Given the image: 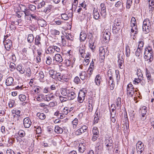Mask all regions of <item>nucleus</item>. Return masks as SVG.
Returning <instances> with one entry per match:
<instances>
[{
    "label": "nucleus",
    "instance_id": "864d4df0",
    "mask_svg": "<svg viewBox=\"0 0 154 154\" xmlns=\"http://www.w3.org/2000/svg\"><path fill=\"white\" fill-rule=\"evenodd\" d=\"M78 120L77 118H75V119L72 122V123L73 125V127H74V125H75V127H76L77 125L78 124Z\"/></svg>",
    "mask_w": 154,
    "mask_h": 154
},
{
    "label": "nucleus",
    "instance_id": "f3484780",
    "mask_svg": "<svg viewBox=\"0 0 154 154\" xmlns=\"http://www.w3.org/2000/svg\"><path fill=\"white\" fill-rule=\"evenodd\" d=\"M93 16L94 18L96 20H97L99 18L100 15L97 9L94 8L93 11Z\"/></svg>",
    "mask_w": 154,
    "mask_h": 154
},
{
    "label": "nucleus",
    "instance_id": "72a5a7b5",
    "mask_svg": "<svg viewBox=\"0 0 154 154\" xmlns=\"http://www.w3.org/2000/svg\"><path fill=\"white\" fill-rule=\"evenodd\" d=\"M116 112H115V114H114V116H112V112H110L111 114V121L113 123H114L116 121V118H115V116L116 117Z\"/></svg>",
    "mask_w": 154,
    "mask_h": 154
},
{
    "label": "nucleus",
    "instance_id": "79ce46f5",
    "mask_svg": "<svg viewBox=\"0 0 154 154\" xmlns=\"http://www.w3.org/2000/svg\"><path fill=\"white\" fill-rule=\"evenodd\" d=\"M144 43L142 41H140L139 42V45H138V49H140L141 50L143 49V46Z\"/></svg>",
    "mask_w": 154,
    "mask_h": 154
},
{
    "label": "nucleus",
    "instance_id": "a18cd8bd",
    "mask_svg": "<svg viewBox=\"0 0 154 154\" xmlns=\"http://www.w3.org/2000/svg\"><path fill=\"white\" fill-rule=\"evenodd\" d=\"M66 38L67 40L72 41L73 40L72 35L71 34H68V35H65Z\"/></svg>",
    "mask_w": 154,
    "mask_h": 154
},
{
    "label": "nucleus",
    "instance_id": "8fccbe9b",
    "mask_svg": "<svg viewBox=\"0 0 154 154\" xmlns=\"http://www.w3.org/2000/svg\"><path fill=\"white\" fill-rule=\"evenodd\" d=\"M117 101L116 102V106L117 107H120L121 103V98L118 97L117 99Z\"/></svg>",
    "mask_w": 154,
    "mask_h": 154
},
{
    "label": "nucleus",
    "instance_id": "a878e982",
    "mask_svg": "<svg viewBox=\"0 0 154 154\" xmlns=\"http://www.w3.org/2000/svg\"><path fill=\"white\" fill-rule=\"evenodd\" d=\"M140 110L141 111V114H146L147 109V107L144 106H143L140 109Z\"/></svg>",
    "mask_w": 154,
    "mask_h": 154
},
{
    "label": "nucleus",
    "instance_id": "6ab92c4d",
    "mask_svg": "<svg viewBox=\"0 0 154 154\" xmlns=\"http://www.w3.org/2000/svg\"><path fill=\"white\" fill-rule=\"evenodd\" d=\"M70 90L66 88H63L61 89V93L64 96H66L68 94Z\"/></svg>",
    "mask_w": 154,
    "mask_h": 154
},
{
    "label": "nucleus",
    "instance_id": "a19ab883",
    "mask_svg": "<svg viewBox=\"0 0 154 154\" xmlns=\"http://www.w3.org/2000/svg\"><path fill=\"white\" fill-rule=\"evenodd\" d=\"M86 73L85 72H82L80 73V77L81 79L83 80L85 78V75Z\"/></svg>",
    "mask_w": 154,
    "mask_h": 154
},
{
    "label": "nucleus",
    "instance_id": "ddd939ff",
    "mask_svg": "<svg viewBox=\"0 0 154 154\" xmlns=\"http://www.w3.org/2000/svg\"><path fill=\"white\" fill-rule=\"evenodd\" d=\"M20 9L22 11L24 12V16L27 15V12H26L27 8L25 5L20 3Z\"/></svg>",
    "mask_w": 154,
    "mask_h": 154
},
{
    "label": "nucleus",
    "instance_id": "13d9d810",
    "mask_svg": "<svg viewBox=\"0 0 154 154\" xmlns=\"http://www.w3.org/2000/svg\"><path fill=\"white\" fill-rule=\"evenodd\" d=\"M29 9L32 11H34L36 9L35 6L32 5H29Z\"/></svg>",
    "mask_w": 154,
    "mask_h": 154
},
{
    "label": "nucleus",
    "instance_id": "f704fd0d",
    "mask_svg": "<svg viewBox=\"0 0 154 154\" xmlns=\"http://www.w3.org/2000/svg\"><path fill=\"white\" fill-rule=\"evenodd\" d=\"M61 17L62 19L66 20H68L69 18V17L67 15L64 13L61 14Z\"/></svg>",
    "mask_w": 154,
    "mask_h": 154
},
{
    "label": "nucleus",
    "instance_id": "5701e85b",
    "mask_svg": "<svg viewBox=\"0 0 154 154\" xmlns=\"http://www.w3.org/2000/svg\"><path fill=\"white\" fill-rule=\"evenodd\" d=\"M37 116L41 120L44 119L45 118V115L43 113L38 112L37 114Z\"/></svg>",
    "mask_w": 154,
    "mask_h": 154
},
{
    "label": "nucleus",
    "instance_id": "2eb2a0df",
    "mask_svg": "<svg viewBox=\"0 0 154 154\" xmlns=\"http://www.w3.org/2000/svg\"><path fill=\"white\" fill-rule=\"evenodd\" d=\"M13 81V78L11 77H9L6 79L5 83L7 86H10L12 84Z\"/></svg>",
    "mask_w": 154,
    "mask_h": 154
},
{
    "label": "nucleus",
    "instance_id": "f03ea898",
    "mask_svg": "<svg viewBox=\"0 0 154 154\" xmlns=\"http://www.w3.org/2000/svg\"><path fill=\"white\" fill-rule=\"evenodd\" d=\"M122 27L121 21L118 19H116L114 21V26H113V32L117 33Z\"/></svg>",
    "mask_w": 154,
    "mask_h": 154
},
{
    "label": "nucleus",
    "instance_id": "4468645a",
    "mask_svg": "<svg viewBox=\"0 0 154 154\" xmlns=\"http://www.w3.org/2000/svg\"><path fill=\"white\" fill-rule=\"evenodd\" d=\"M101 80V78L100 74L97 75L95 77V81L96 85L99 86L100 84Z\"/></svg>",
    "mask_w": 154,
    "mask_h": 154
},
{
    "label": "nucleus",
    "instance_id": "4d7b16f0",
    "mask_svg": "<svg viewBox=\"0 0 154 154\" xmlns=\"http://www.w3.org/2000/svg\"><path fill=\"white\" fill-rule=\"evenodd\" d=\"M51 8V5H48L47 7L45 8L44 11H45L46 12H47L48 11H50Z\"/></svg>",
    "mask_w": 154,
    "mask_h": 154
},
{
    "label": "nucleus",
    "instance_id": "3c124183",
    "mask_svg": "<svg viewBox=\"0 0 154 154\" xmlns=\"http://www.w3.org/2000/svg\"><path fill=\"white\" fill-rule=\"evenodd\" d=\"M46 63L48 65H50L51 63L52 59L50 57H49L47 58Z\"/></svg>",
    "mask_w": 154,
    "mask_h": 154
},
{
    "label": "nucleus",
    "instance_id": "338daca9",
    "mask_svg": "<svg viewBox=\"0 0 154 154\" xmlns=\"http://www.w3.org/2000/svg\"><path fill=\"white\" fill-rule=\"evenodd\" d=\"M38 77L40 79H42L44 77V74L42 72H40L39 74Z\"/></svg>",
    "mask_w": 154,
    "mask_h": 154
},
{
    "label": "nucleus",
    "instance_id": "0eeeda50",
    "mask_svg": "<svg viewBox=\"0 0 154 154\" xmlns=\"http://www.w3.org/2000/svg\"><path fill=\"white\" fill-rule=\"evenodd\" d=\"M120 54H119L118 56V66L121 69H123L125 67L124 64V60H121Z\"/></svg>",
    "mask_w": 154,
    "mask_h": 154
},
{
    "label": "nucleus",
    "instance_id": "7c9ffc66",
    "mask_svg": "<svg viewBox=\"0 0 154 154\" xmlns=\"http://www.w3.org/2000/svg\"><path fill=\"white\" fill-rule=\"evenodd\" d=\"M150 26V20L149 19H145L143 22V26Z\"/></svg>",
    "mask_w": 154,
    "mask_h": 154
},
{
    "label": "nucleus",
    "instance_id": "39448f33",
    "mask_svg": "<svg viewBox=\"0 0 154 154\" xmlns=\"http://www.w3.org/2000/svg\"><path fill=\"white\" fill-rule=\"evenodd\" d=\"M32 122L29 118H24L23 120L24 125L26 128H29L31 126Z\"/></svg>",
    "mask_w": 154,
    "mask_h": 154
},
{
    "label": "nucleus",
    "instance_id": "58836bf2",
    "mask_svg": "<svg viewBox=\"0 0 154 154\" xmlns=\"http://www.w3.org/2000/svg\"><path fill=\"white\" fill-rule=\"evenodd\" d=\"M78 96H79V97H83V98L85 99V93L83 91H81L79 93Z\"/></svg>",
    "mask_w": 154,
    "mask_h": 154
},
{
    "label": "nucleus",
    "instance_id": "49530a36",
    "mask_svg": "<svg viewBox=\"0 0 154 154\" xmlns=\"http://www.w3.org/2000/svg\"><path fill=\"white\" fill-rule=\"evenodd\" d=\"M36 131L37 134H39L41 133L42 129L40 126H37L36 128Z\"/></svg>",
    "mask_w": 154,
    "mask_h": 154
},
{
    "label": "nucleus",
    "instance_id": "37998d69",
    "mask_svg": "<svg viewBox=\"0 0 154 154\" xmlns=\"http://www.w3.org/2000/svg\"><path fill=\"white\" fill-rule=\"evenodd\" d=\"M19 131L18 132L15 136V138L14 140L15 142H18L19 140Z\"/></svg>",
    "mask_w": 154,
    "mask_h": 154
},
{
    "label": "nucleus",
    "instance_id": "20e7f679",
    "mask_svg": "<svg viewBox=\"0 0 154 154\" xmlns=\"http://www.w3.org/2000/svg\"><path fill=\"white\" fill-rule=\"evenodd\" d=\"M12 112L14 116V120L15 121H18L19 117V110H13Z\"/></svg>",
    "mask_w": 154,
    "mask_h": 154
},
{
    "label": "nucleus",
    "instance_id": "052dcab7",
    "mask_svg": "<svg viewBox=\"0 0 154 154\" xmlns=\"http://www.w3.org/2000/svg\"><path fill=\"white\" fill-rule=\"evenodd\" d=\"M122 4V3L121 1H117L116 4H115V6L116 7H120Z\"/></svg>",
    "mask_w": 154,
    "mask_h": 154
},
{
    "label": "nucleus",
    "instance_id": "4c0bfd02",
    "mask_svg": "<svg viewBox=\"0 0 154 154\" xmlns=\"http://www.w3.org/2000/svg\"><path fill=\"white\" fill-rule=\"evenodd\" d=\"M105 144H109L110 145L111 144L112 145V144L113 143V141L112 139V138L110 137H109L108 139H106L105 140Z\"/></svg>",
    "mask_w": 154,
    "mask_h": 154
},
{
    "label": "nucleus",
    "instance_id": "423d86ee",
    "mask_svg": "<svg viewBox=\"0 0 154 154\" xmlns=\"http://www.w3.org/2000/svg\"><path fill=\"white\" fill-rule=\"evenodd\" d=\"M152 53H151L144 52V58L145 59L147 60H149V62L151 63L152 60Z\"/></svg>",
    "mask_w": 154,
    "mask_h": 154
},
{
    "label": "nucleus",
    "instance_id": "b1692460",
    "mask_svg": "<svg viewBox=\"0 0 154 154\" xmlns=\"http://www.w3.org/2000/svg\"><path fill=\"white\" fill-rule=\"evenodd\" d=\"M57 73L56 71L54 70H51L49 71V74L51 76V77L53 79H55L56 77V74Z\"/></svg>",
    "mask_w": 154,
    "mask_h": 154
},
{
    "label": "nucleus",
    "instance_id": "de8ad7c7",
    "mask_svg": "<svg viewBox=\"0 0 154 154\" xmlns=\"http://www.w3.org/2000/svg\"><path fill=\"white\" fill-rule=\"evenodd\" d=\"M26 100V96L23 94H20V101H24Z\"/></svg>",
    "mask_w": 154,
    "mask_h": 154
},
{
    "label": "nucleus",
    "instance_id": "4be33fe9",
    "mask_svg": "<svg viewBox=\"0 0 154 154\" xmlns=\"http://www.w3.org/2000/svg\"><path fill=\"white\" fill-rule=\"evenodd\" d=\"M54 130L56 133L58 134H61L63 131V129L58 126L55 127Z\"/></svg>",
    "mask_w": 154,
    "mask_h": 154
},
{
    "label": "nucleus",
    "instance_id": "c9c22d12",
    "mask_svg": "<svg viewBox=\"0 0 154 154\" xmlns=\"http://www.w3.org/2000/svg\"><path fill=\"white\" fill-rule=\"evenodd\" d=\"M142 50L140 49H137L135 53V55L137 57H140V54L141 53Z\"/></svg>",
    "mask_w": 154,
    "mask_h": 154
},
{
    "label": "nucleus",
    "instance_id": "680f3d73",
    "mask_svg": "<svg viewBox=\"0 0 154 154\" xmlns=\"http://www.w3.org/2000/svg\"><path fill=\"white\" fill-rule=\"evenodd\" d=\"M7 154H15L14 151L10 149H8L6 152Z\"/></svg>",
    "mask_w": 154,
    "mask_h": 154
},
{
    "label": "nucleus",
    "instance_id": "bf43d9fd",
    "mask_svg": "<svg viewBox=\"0 0 154 154\" xmlns=\"http://www.w3.org/2000/svg\"><path fill=\"white\" fill-rule=\"evenodd\" d=\"M15 64L13 63H11L10 64V68H11V71H13L14 69H15Z\"/></svg>",
    "mask_w": 154,
    "mask_h": 154
},
{
    "label": "nucleus",
    "instance_id": "5fc2aeb1",
    "mask_svg": "<svg viewBox=\"0 0 154 154\" xmlns=\"http://www.w3.org/2000/svg\"><path fill=\"white\" fill-rule=\"evenodd\" d=\"M93 70V68L90 67L88 70L87 72V73L90 76L92 74Z\"/></svg>",
    "mask_w": 154,
    "mask_h": 154
},
{
    "label": "nucleus",
    "instance_id": "c03bdc74",
    "mask_svg": "<svg viewBox=\"0 0 154 154\" xmlns=\"http://www.w3.org/2000/svg\"><path fill=\"white\" fill-rule=\"evenodd\" d=\"M101 11L100 14L102 15L103 16H105L106 14V7L103 8H101Z\"/></svg>",
    "mask_w": 154,
    "mask_h": 154
},
{
    "label": "nucleus",
    "instance_id": "6e6d98bb",
    "mask_svg": "<svg viewBox=\"0 0 154 154\" xmlns=\"http://www.w3.org/2000/svg\"><path fill=\"white\" fill-rule=\"evenodd\" d=\"M80 81V80L78 76L75 77L74 80V82L77 84H78L79 83Z\"/></svg>",
    "mask_w": 154,
    "mask_h": 154
},
{
    "label": "nucleus",
    "instance_id": "7ed1b4c3",
    "mask_svg": "<svg viewBox=\"0 0 154 154\" xmlns=\"http://www.w3.org/2000/svg\"><path fill=\"white\" fill-rule=\"evenodd\" d=\"M127 93L128 96L132 97L134 94V88L133 85L129 83L127 86Z\"/></svg>",
    "mask_w": 154,
    "mask_h": 154
},
{
    "label": "nucleus",
    "instance_id": "f257e3e1",
    "mask_svg": "<svg viewBox=\"0 0 154 154\" xmlns=\"http://www.w3.org/2000/svg\"><path fill=\"white\" fill-rule=\"evenodd\" d=\"M100 59L101 62H103L105 59V55H108L109 52L107 48L106 47H101L99 48Z\"/></svg>",
    "mask_w": 154,
    "mask_h": 154
},
{
    "label": "nucleus",
    "instance_id": "774afa93",
    "mask_svg": "<svg viewBox=\"0 0 154 154\" xmlns=\"http://www.w3.org/2000/svg\"><path fill=\"white\" fill-rule=\"evenodd\" d=\"M9 106L10 107H13L14 105V100L10 101L8 103Z\"/></svg>",
    "mask_w": 154,
    "mask_h": 154
},
{
    "label": "nucleus",
    "instance_id": "e433bc0d",
    "mask_svg": "<svg viewBox=\"0 0 154 154\" xmlns=\"http://www.w3.org/2000/svg\"><path fill=\"white\" fill-rule=\"evenodd\" d=\"M69 108L67 107H65L63 109V111L62 112V113L64 115H66L69 112Z\"/></svg>",
    "mask_w": 154,
    "mask_h": 154
},
{
    "label": "nucleus",
    "instance_id": "ea45409f",
    "mask_svg": "<svg viewBox=\"0 0 154 154\" xmlns=\"http://www.w3.org/2000/svg\"><path fill=\"white\" fill-rule=\"evenodd\" d=\"M92 132L93 134H99V132L98 130V128H97L94 127L93 128Z\"/></svg>",
    "mask_w": 154,
    "mask_h": 154
},
{
    "label": "nucleus",
    "instance_id": "473e14b6",
    "mask_svg": "<svg viewBox=\"0 0 154 154\" xmlns=\"http://www.w3.org/2000/svg\"><path fill=\"white\" fill-rule=\"evenodd\" d=\"M146 76L147 77V79L149 80H151V77L150 73L148 71V70L147 69H146Z\"/></svg>",
    "mask_w": 154,
    "mask_h": 154
},
{
    "label": "nucleus",
    "instance_id": "1a4fd4ad",
    "mask_svg": "<svg viewBox=\"0 0 154 154\" xmlns=\"http://www.w3.org/2000/svg\"><path fill=\"white\" fill-rule=\"evenodd\" d=\"M76 94L73 91H71L70 90L68 94L67 98L69 100H73L76 97Z\"/></svg>",
    "mask_w": 154,
    "mask_h": 154
},
{
    "label": "nucleus",
    "instance_id": "393cba45",
    "mask_svg": "<svg viewBox=\"0 0 154 154\" xmlns=\"http://www.w3.org/2000/svg\"><path fill=\"white\" fill-rule=\"evenodd\" d=\"M125 55L127 57H129L130 55V50L129 46H127L125 47Z\"/></svg>",
    "mask_w": 154,
    "mask_h": 154
},
{
    "label": "nucleus",
    "instance_id": "f8f14e48",
    "mask_svg": "<svg viewBox=\"0 0 154 154\" xmlns=\"http://www.w3.org/2000/svg\"><path fill=\"white\" fill-rule=\"evenodd\" d=\"M55 60L59 63H60L63 61L62 57L59 54H57L55 55L54 57H53V60Z\"/></svg>",
    "mask_w": 154,
    "mask_h": 154
},
{
    "label": "nucleus",
    "instance_id": "09e8293b",
    "mask_svg": "<svg viewBox=\"0 0 154 154\" xmlns=\"http://www.w3.org/2000/svg\"><path fill=\"white\" fill-rule=\"evenodd\" d=\"M79 51L80 54L82 55V56L84 55V53L85 52V50L84 48H81V47H80L79 48Z\"/></svg>",
    "mask_w": 154,
    "mask_h": 154
},
{
    "label": "nucleus",
    "instance_id": "a211bd4d",
    "mask_svg": "<svg viewBox=\"0 0 154 154\" xmlns=\"http://www.w3.org/2000/svg\"><path fill=\"white\" fill-rule=\"evenodd\" d=\"M38 25L42 27H45L47 25V22L43 19L38 20Z\"/></svg>",
    "mask_w": 154,
    "mask_h": 154
},
{
    "label": "nucleus",
    "instance_id": "aec40b11",
    "mask_svg": "<svg viewBox=\"0 0 154 154\" xmlns=\"http://www.w3.org/2000/svg\"><path fill=\"white\" fill-rule=\"evenodd\" d=\"M87 35L83 32H81L80 34V38L81 41H84L86 38Z\"/></svg>",
    "mask_w": 154,
    "mask_h": 154
},
{
    "label": "nucleus",
    "instance_id": "9b49d317",
    "mask_svg": "<svg viewBox=\"0 0 154 154\" xmlns=\"http://www.w3.org/2000/svg\"><path fill=\"white\" fill-rule=\"evenodd\" d=\"M86 149L85 144L82 143H80L79 146L78 150L80 153H83Z\"/></svg>",
    "mask_w": 154,
    "mask_h": 154
},
{
    "label": "nucleus",
    "instance_id": "6e6552de",
    "mask_svg": "<svg viewBox=\"0 0 154 154\" xmlns=\"http://www.w3.org/2000/svg\"><path fill=\"white\" fill-rule=\"evenodd\" d=\"M110 33L105 31L103 34V38L106 42H107L110 38Z\"/></svg>",
    "mask_w": 154,
    "mask_h": 154
},
{
    "label": "nucleus",
    "instance_id": "603ef678",
    "mask_svg": "<svg viewBox=\"0 0 154 154\" xmlns=\"http://www.w3.org/2000/svg\"><path fill=\"white\" fill-rule=\"evenodd\" d=\"M12 45V43H10L8 44H5V46L7 50H9L11 47Z\"/></svg>",
    "mask_w": 154,
    "mask_h": 154
},
{
    "label": "nucleus",
    "instance_id": "e2e57ef3",
    "mask_svg": "<svg viewBox=\"0 0 154 154\" xmlns=\"http://www.w3.org/2000/svg\"><path fill=\"white\" fill-rule=\"evenodd\" d=\"M54 97V96H51V94H50V95L48 97H46L45 98V100L46 101H49L51 100V99L53 98Z\"/></svg>",
    "mask_w": 154,
    "mask_h": 154
},
{
    "label": "nucleus",
    "instance_id": "bb28decb",
    "mask_svg": "<svg viewBox=\"0 0 154 154\" xmlns=\"http://www.w3.org/2000/svg\"><path fill=\"white\" fill-rule=\"evenodd\" d=\"M34 39L33 35L29 34L27 38V41L29 43H31L33 42Z\"/></svg>",
    "mask_w": 154,
    "mask_h": 154
},
{
    "label": "nucleus",
    "instance_id": "c85d7f7f",
    "mask_svg": "<svg viewBox=\"0 0 154 154\" xmlns=\"http://www.w3.org/2000/svg\"><path fill=\"white\" fill-rule=\"evenodd\" d=\"M41 40V37L39 35H37L35 38V44L38 45L40 44V41Z\"/></svg>",
    "mask_w": 154,
    "mask_h": 154
},
{
    "label": "nucleus",
    "instance_id": "dca6fc26",
    "mask_svg": "<svg viewBox=\"0 0 154 154\" xmlns=\"http://www.w3.org/2000/svg\"><path fill=\"white\" fill-rule=\"evenodd\" d=\"M142 148H144V145L143 143L140 141H138L136 144V149L137 152H138V149L140 150Z\"/></svg>",
    "mask_w": 154,
    "mask_h": 154
},
{
    "label": "nucleus",
    "instance_id": "cd10ccee",
    "mask_svg": "<svg viewBox=\"0 0 154 154\" xmlns=\"http://www.w3.org/2000/svg\"><path fill=\"white\" fill-rule=\"evenodd\" d=\"M139 70L138 69H137V74L138 77V79L137 80V81H139V82H140V81H142L143 79V74L141 72L140 73H138Z\"/></svg>",
    "mask_w": 154,
    "mask_h": 154
},
{
    "label": "nucleus",
    "instance_id": "9d476101",
    "mask_svg": "<svg viewBox=\"0 0 154 154\" xmlns=\"http://www.w3.org/2000/svg\"><path fill=\"white\" fill-rule=\"evenodd\" d=\"M88 109L89 112H91L93 110V107L94 104V102L92 100H90L88 101Z\"/></svg>",
    "mask_w": 154,
    "mask_h": 154
},
{
    "label": "nucleus",
    "instance_id": "412c9836",
    "mask_svg": "<svg viewBox=\"0 0 154 154\" xmlns=\"http://www.w3.org/2000/svg\"><path fill=\"white\" fill-rule=\"evenodd\" d=\"M150 27V26L147 25L143 26V31L144 32L145 34H147L149 32Z\"/></svg>",
    "mask_w": 154,
    "mask_h": 154
},
{
    "label": "nucleus",
    "instance_id": "69168bd1",
    "mask_svg": "<svg viewBox=\"0 0 154 154\" xmlns=\"http://www.w3.org/2000/svg\"><path fill=\"white\" fill-rule=\"evenodd\" d=\"M99 136V134H93L92 138V140L93 141H94L95 140H96L97 138Z\"/></svg>",
    "mask_w": 154,
    "mask_h": 154
},
{
    "label": "nucleus",
    "instance_id": "c756f323",
    "mask_svg": "<svg viewBox=\"0 0 154 154\" xmlns=\"http://www.w3.org/2000/svg\"><path fill=\"white\" fill-rule=\"evenodd\" d=\"M85 133V131L81 128H80L78 129L75 131V134L77 135H79L82 134V133Z\"/></svg>",
    "mask_w": 154,
    "mask_h": 154
},
{
    "label": "nucleus",
    "instance_id": "0e129e2a",
    "mask_svg": "<svg viewBox=\"0 0 154 154\" xmlns=\"http://www.w3.org/2000/svg\"><path fill=\"white\" fill-rule=\"evenodd\" d=\"M59 98L61 102L66 101L67 98L62 96H59Z\"/></svg>",
    "mask_w": 154,
    "mask_h": 154
},
{
    "label": "nucleus",
    "instance_id": "2f4dec72",
    "mask_svg": "<svg viewBox=\"0 0 154 154\" xmlns=\"http://www.w3.org/2000/svg\"><path fill=\"white\" fill-rule=\"evenodd\" d=\"M55 50H54V47H49L48 48L46 51V53H52L54 52Z\"/></svg>",
    "mask_w": 154,
    "mask_h": 154
}]
</instances>
